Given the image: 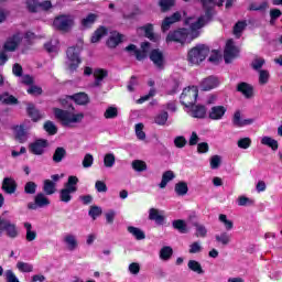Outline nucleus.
<instances>
[{
  "label": "nucleus",
  "instance_id": "f704fd0d",
  "mask_svg": "<svg viewBox=\"0 0 282 282\" xmlns=\"http://www.w3.org/2000/svg\"><path fill=\"white\" fill-rule=\"evenodd\" d=\"M261 144H263V147H269L272 151H276L279 149V141L271 137H262Z\"/></svg>",
  "mask_w": 282,
  "mask_h": 282
},
{
  "label": "nucleus",
  "instance_id": "0eeeda50",
  "mask_svg": "<svg viewBox=\"0 0 282 282\" xmlns=\"http://www.w3.org/2000/svg\"><path fill=\"white\" fill-rule=\"evenodd\" d=\"M198 90L196 86L185 88L181 95V102L187 109L193 107L194 102H197Z\"/></svg>",
  "mask_w": 282,
  "mask_h": 282
},
{
  "label": "nucleus",
  "instance_id": "8fccbe9b",
  "mask_svg": "<svg viewBox=\"0 0 282 282\" xmlns=\"http://www.w3.org/2000/svg\"><path fill=\"white\" fill-rule=\"evenodd\" d=\"M104 118H106V120H113V118H118V108L113 106L108 107L104 112Z\"/></svg>",
  "mask_w": 282,
  "mask_h": 282
},
{
  "label": "nucleus",
  "instance_id": "4be33fe9",
  "mask_svg": "<svg viewBox=\"0 0 282 282\" xmlns=\"http://www.w3.org/2000/svg\"><path fill=\"white\" fill-rule=\"evenodd\" d=\"M252 122H254V119H242L241 118V111H236L234 113V118H232V124L234 127H248V124H252Z\"/></svg>",
  "mask_w": 282,
  "mask_h": 282
},
{
  "label": "nucleus",
  "instance_id": "c756f323",
  "mask_svg": "<svg viewBox=\"0 0 282 282\" xmlns=\"http://www.w3.org/2000/svg\"><path fill=\"white\" fill-rule=\"evenodd\" d=\"M95 82L93 87H100L102 85V79L107 78V70L105 69H96L94 72Z\"/></svg>",
  "mask_w": 282,
  "mask_h": 282
},
{
  "label": "nucleus",
  "instance_id": "5fc2aeb1",
  "mask_svg": "<svg viewBox=\"0 0 282 282\" xmlns=\"http://www.w3.org/2000/svg\"><path fill=\"white\" fill-rule=\"evenodd\" d=\"M270 83V72L265 69L259 70V85H268Z\"/></svg>",
  "mask_w": 282,
  "mask_h": 282
},
{
  "label": "nucleus",
  "instance_id": "5701e85b",
  "mask_svg": "<svg viewBox=\"0 0 282 282\" xmlns=\"http://www.w3.org/2000/svg\"><path fill=\"white\" fill-rule=\"evenodd\" d=\"M187 112L192 118H206V107L204 106H194L193 104L192 106H189V110Z\"/></svg>",
  "mask_w": 282,
  "mask_h": 282
},
{
  "label": "nucleus",
  "instance_id": "3c124183",
  "mask_svg": "<svg viewBox=\"0 0 282 282\" xmlns=\"http://www.w3.org/2000/svg\"><path fill=\"white\" fill-rule=\"evenodd\" d=\"M44 131H46L48 135H56V133H58V128L53 121H46L44 123Z\"/></svg>",
  "mask_w": 282,
  "mask_h": 282
},
{
  "label": "nucleus",
  "instance_id": "4d7b16f0",
  "mask_svg": "<svg viewBox=\"0 0 282 282\" xmlns=\"http://www.w3.org/2000/svg\"><path fill=\"white\" fill-rule=\"evenodd\" d=\"M249 10L254 12H263V10H268V1H262L260 3H251Z\"/></svg>",
  "mask_w": 282,
  "mask_h": 282
},
{
  "label": "nucleus",
  "instance_id": "b1692460",
  "mask_svg": "<svg viewBox=\"0 0 282 282\" xmlns=\"http://www.w3.org/2000/svg\"><path fill=\"white\" fill-rule=\"evenodd\" d=\"M150 59L159 69H162L164 67V54L160 50H153L150 54Z\"/></svg>",
  "mask_w": 282,
  "mask_h": 282
},
{
  "label": "nucleus",
  "instance_id": "6e6552de",
  "mask_svg": "<svg viewBox=\"0 0 282 282\" xmlns=\"http://www.w3.org/2000/svg\"><path fill=\"white\" fill-rule=\"evenodd\" d=\"M2 230H4L9 239H17V237H19V227H17V224L6 218H0V237Z\"/></svg>",
  "mask_w": 282,
  "mask_h": 282
},
{
  "label": "nucleus",
  "instance_id": "aec40b11",
  "mask_svg": "<svg viewBox=\"0 0 282 282\" xmlns=\"http://www.w3.org/2000/svg\"><path fill=\"white\" fill-rule=\"evenodd\" d=\"M2 191L8 195H13L17 193V181L12 177H4L2 181Z\"/></svg>",
  "mask_w": 282,
  "mask_h": 282
},
{
  "label": "nucleus",
  "instance_id": "a878e982",
  "mask_svg": "<svg viewBox=\"0 0 282 282\" xmlns=\"http://www.w3.org/2000/svg\"><path fill=\"white\" fill-rule=\"evenodd\" d=\"M122 39H124V36L118 32H112L107 41V45L108 47H118V45H120V43H122Z\"/></svg>",
  "mask_w": 282,
  "mask_h": 282
},
{
  "label": "nucleus",
  "instance_id": "ea45409f",
  "mask_svg": "<svg viewBox=\"0 0 282 282\" xmlns=\"http://www.w3.org/2000/svg\"><path fill=\"white\" fill-rule=\"evenodd\" d=\"M128 232H130V235L132 237H134L138 241H142V239H145V235L144 231H142V229L138 228V227H128Z\"/></svg>",
  "mask_w": 282,
  "mask_h": 282
},
{
  "label": "nucleus",
  "instance_id": "bb28decb",
  "mask_svg": "<svg viewBox=\"0 0 282 282\" xmlns=\"http://www.w3.org/2000/svg\"><path fill=\"white\" fill-rule=\"evenodd\" d=\"M139 30L141 32H144L147 39H149L150 41H154V43H158V41H160V35L153 33V24H147Z\"/></svg>",
  "mask_w": 282,
  "mask_h": 282
},
{
  "label": "nucleus",
  "instance_id": "1a4fd4ad",
  "mask_svg": "<svg viewBox=\"0 0 282 282\" xmlns=\"http://www.w3.org/2000/svg\"><path fill=\"white\" fill-rule=\"evenodd\" d=\"M22 41H23V34L21 32H17L10 35L9 37H7L2 47L4 52H17Z\"/></svg>",
  "mask_w": 282,
  "mask_h": 282
},
{
  "label": "nucleus",
  "instance_id": "864d4df0",
  "mask_svg": "<svg viewBox=\"0 0 282 282\" xmlns=\"http://www.w3.org/2000/svg\"><path fill=\"white\" fill-rule=\"evenodd\" d=\"M132 169L138 173H142V171H147V162L142 160H134L132 161Z\"/></svg>",
  "mask_w": 282,
  "mask_h": 282
},
{
  "label": "nucleus",
  "instance_id": "a18cd8bd",
  "mask_svg": "<svg viewBox=\"0 0 282 282\" xmlns=\"http://www.w3.org/2000/svg\"><path fill=\"white\" fill-rule=\"evenodd\" d=\"M174 191L176 195L184 196L188 193V184L186 182H178L175 184Z\"/></svg>",
  "mask_w": 282,
  "mask_h": 282
},
{
  "label": "nucleus",
  "instance_id": "e2e57ef3",
  "mask_svg": "<svg viewBox=\"0 0 282 282\" xmlns=\"http://www.w3.org/2000/svg\"><path fill=\"white\" fill-rule=\"evenodd\" d=\"M44 47L48 54H56V52H58V42H48L44 45Z\"/></svg>",
  "mask_w": 282,
  "mask_h": 282
},
{
  "label": "nucleus",
  "instance_id": "79ce46f5",
  "mask_svg": "<svg viewBox=\"0 0 282 282\" xmlns=\"http://www.w3.org/2000/svg\"><path fill=\"white\" fill-rule=\"evenodd\" d=\"M43 191L45 195H54V193H56V183L50 180H45Z\"/></svg>",
  "mask_w": 282,
  "mask_h": 282
},
{
  "label": "nucleus",
  "instance_id": "f3484780",
  "mask_svg": "<svg viewBox=\"0 0 282 282\" xmlns=\"http://www.w3.org/2000/svg\"><path fill=\"white\" fill-rule=\"evenodd\" d=\"M7 85V87H10V83L6 82V77L0 73V87ZM0 102H3L4 105H17L19 102L18 99H15L14 96L9 95L8 93H4L0 95Z\"/></svg>",
  "mask_w": 282,
  "mask_h": 282
},
{
  "label": "nucleus",
  "instance_id": "e433bc0d",
  "mask_svg": "<svg viewBox=\"0 0 282 282\" xmlns=\"http://www.w3.org/2000/svg\"><path fill=\"white\" fill-rule=\"evenodd\" d=\"M154 122L159 127H164L166 126V122H169V112L166 111H161L154 117Z\"/></svg>",
  "mask_w": 282,
  "mask_h": 282
},
{
  "label": "nucleus",
  "instance_id": "6e6d98bb",
  "mask_svg": "<svg viewBox=\"0 0 282 282\" xmlns=\"http://www.w3.org/2000/svg\"><path fill=\"white\" fill-rule=\"evenodd\" d=\"M216 241L223 246H228L230 243V235L228 232H221L220 235L215 236Z\"/></svg>",
  "mask_w": 282,
  "mask_h": 282
},
{
  "label": "nucleus",
  "instance_id": "20e7f679",
  "mask_svg": "<svg viewBox=\"0 0 282 282\" xmlns=\"http://www.w3.org/2000/svg\"><path fill=\"white\" fill-rule=\"evenodd\" d=\"M208 54H210V48L204 44H198L188 52L187 59L192 65H199V63L206 61Z\"/></svg>",
  "mask_w": 282,
  "mask_h": 282
},
{
  "label": "nucleus",
  "instance_id": "69168bd1",
  "mask_svg": "<svg viewBox=\"0 0 282 282\" xmlns=\"http://www.w3.org/2000/svg\"><path fill=\"white\" fill-rule=\"evenodd\" d=\"M210 169L217 170L221 166V158L219 155H213L209 160Z\"/></svg>",
  "mask_w": 282,
  "mask_h": 282
},
{
  "label": "nucleus",
  "instance_id": "dca6fc26",
  "mask_svg": "<svg viewBox=\"0 0 282 282\" xmlns=\"http://www.w3.org/2000/svg\"><path fill=\"white\" fill-rule=\"evenodd\" d=\"M26 8L29 12H39V10H50L52 9V2L51 1H44L42 3H39L36 0H26Z\"/></svg>",
  "mask_w": 282,
  "mask_h": 282
},
{
  "label": "nucleus",
  "instance_id": "ddd939ff",
  "mask_svg": "<svg viewBox=\"0 0 282 282\" xmlns=\"http://www.w3.org/2000/svg\"><path fill=\"white\" fill-rule=\"evenodd\" d=\"M203 3V8L206 10L205 15H203L202 18H204V25H206V22L210 20V17H213V8L218 6L219 8H221V6H224V0H219L218 2H216L215 0H202Z\"/></svg>",
  "mask_w": 282,
  "mask_h": 282
},
{
  "label": "nucleus",
  "instance_id": "de8ad7c7",
  "mask_svg": "<svg viewBox=\"0 0 282 282\" xmlns=\"http://www.w3.org/2000/svg\"><path fill=\"white\" fill-rule=\"evenodd\" d=\"M107 34V28L105 26H100L99 29H97L95 31V33L91 36V43H98V41H100V39H102V36H105Z\"/></svg>",
  "mask_w": 282,
  "mask_h": 282
},
{
  "label": "nucleus",
  "instance_id": "473e14b6",
  "mask_svg": "<svg viewBox=\"0 0 282 282\" xmlns=\"http://www.w3.org/2000/svg\"><path fill=\"white\" fill-rule=\"evenodd\" d=\"M193 226L195 228V237L205 239V237L208 236V229L206 228V226L204 224L193 223Z\"/></svg>",
  "mask_w": 282,
  "mask_h": 282
},
{
  "label": "nucleus",
  "instance_id": "a19ab883",
  "mask_svg": "<svg viewBox=\"0 0 282 282\" xmlns=\"http://www.w3.org/2000/svg\"><path fill=\"white\" fill-rule=\"evenodd\" d=\"M172 226L173 228H175V230H178L181 235H186V232H188V227L186 226V221L182 219L174 220Z\"/></svg>",
  "mask_w": 282,
  "mask_h": 282
},
{
  "label": "nucleus",
  "instance_id": "58836bf2",
  "mask_svg": "<svg viewBox=\"0 0 282 282\" xmlns=\"http://www.w3.org/2000/svg\"><path fill=\"white\" fill-rule=\"evenodd\" d=\"M248 28V23L246 21H238L234 26V34L236 39H241V34L243 33V30Z\"/></svg>",
  "mask_w": 282,
  "mask_h": 282
},
{
  "label": "nucleus",
  "instance_id": "680f3d73",
  "mask_svg": "<svg viewBox=\"0 0 282 282\" xmlns=\"http://www.w3.org/2000/svg\"><path fill=\"white\" fill-rule=\"evenodd\" d=\"M263 65H265V59L262 57H256L251 63V67L256 69V72H261V67H263Z\"/></svg>",
  "mask_w": 282,
  "mask_h": 282
},
{
  "label": "nucleus",
  "instance_id": "338daca9",
  "mask_svg": "<svg viewBox=\"0 0 282 282\" xmlns=\"http://www.w3.org/2000/svg\"><path fill=\"white\" fill-rule=\"evenodd\" d=\"M84 169H91V166H94V155L91 154H86L84 156V160L82 162Z\"/></svg>",
  "mask_w": 282,
  "mask_h": 282
},
{
  "label": "nucleus",
  "instance_id": "f8f14e48",
  "mask_svg": "<svg viewBox=\"0 0 282 282\" xmlns=\"http://www.w3.org/2000/svg\"><path fill=\"white\" fill-rule=\"evenodd\" d=\"M47 147H50V142H47V140L37 139L29 145V151L33 153V155H43Z\"/></svg>",
  "mask_w": 282,
  "mask_h": 282
},
{
  "label": "nucleus",
  "instance_id": "49530a36",
  "mask_svg": "<svg viewBox=\"0 0 282 282\" xmlns=\"http://www.w3.org/2000/svg\"><path fill=\"white\" fill-rule=\"evenodd\" d=\"M173 257V248L165 246L160 250V259L162 261H169Z\"/></svg>",
  "mask_w": 282,
  "mask_h": 282
},
{
  "label": "nucleus",
  "instance_id": "4c0bfd02",
  "mask_svg": "<svg viewBox=\"0 0 282 282\" xmlns=\"http://www.w3.org/2000/svg\"><path fill=\"white\" fill-rule=\"evenodd\" d=\"M28 113L30 118H32L33 122H39V120L43 118V115L39 110H36V108H34V105L32 104L28 106Z\"/></svg>",
  "mask_w": 282,
  "mask_h": 282
},
{
  "label": "nucleus",
  "instance_id": "c9c22d12",
  "mask_svg": "<svg viewBox=\"0 0 282 282\" xmlns=\"http://www.w3.org/2000/svg\"><path fill=\"white\" fill-rule=\"evenodd\" d=\"M173 180H175V173H173V171L164 172L162 175V181L159 184L160 188H166L169 182H173Z\"/></svg>",
  "mask_w": 282,
  "mask_h": 282
},
{
  "label": "nucleus",
  "instance_id": "09e8293b",
  "mask_svg": "<svg viewBox=\"0 0 282 282\" xmlns=\"http://www.w3.org/2000/svg\"><path fill=\"white\" fill-rule=\"evenodd\" d=\"M115 164H116V155L113 153L105 154L104 166H106V169H113Z\"/></svg>",
  "mask_w": 282,
  "mask_h": 282
},
{
  "label": "nucleus",
  "instance_id": "4468645a",
  "mask_svg": "<svg viewBox=\"0 0 282 282\" xmlns=\"http://www.w3.org/2000/svg\"><path fill=\"white\" fill-rule=\"evenodd\" d=\"M149 50H151V44L149 42H143L141 44V51L135 50V45L130 44L126 47L127 52H134L137 56V61H143V58H147V54H149Z\"/></svg>",
  "mask_w": 282,
  "mask_h": 282
},
{
  "label": "nucleus",
  "instance_id": "052dcab7",
  "mask_svg": "<svg viewBox=\"0 0 282 282\" xmlns=\"http://www.w3.org/2000/svg\"><path fill=\"white\" fill-rule=\"evenodd\" d=\"M219 221L224 224L226 230H232L234 223L232 220H229L228 217L225 214L219 215Z\"/></svg>",
  "mask_w": 282,
  "mask_h": 282
},
{
  "label": "nucleus",
  "instance_id": "7ed1b4c3",
  "mask_svg": "<svg viewBox=\"0 0 282 282\" xmlns=\"http://www.w3.org/2000/svg\"><path fill=\"white\" fill-rule=\"evenodd\" d=\"M78 191V178L76 176H68L64 188L59 191V200L64 204L72 202V195Z\"/></svg>",
  "mask_w": 282,
  "mask_h": 282
},
{
  "label": "nucleus",
  "instance_id": "13d9d810",
  "mask_svg": "<svg viewBox=\"0 0 282 282\" xmlns=\"http://www.w3.org/2000/svg\"><path fill=\"white\" fill-rule=\"evenodd\" d=\"M17 268L20 272H33L34 267L28 262L19 261Z\"/></svg>",
  "mask_w": 282,
  "mask_h": 282
},
{
  "label": "nucleus",
  "instance_id": "9b49d317",
  "mask_svg": "<svg viewBox=\"0 0 282 282\" xmlns=\"http://www.w3.org/2000/svg\"><path fill=\"white\" fill-rule=\"evenodd\" d=\"M237 56H239V48L235 46L232 40H228L224 52L225 63H232V59L237 58Z\"/></svg>",
  "mask_w": 282,
  "mask_h": 282
},
{
  "label": "nucleus",
  "instance_id": "393cba45",
  "mask_svg": "<svg viewBox=\"0 0 282 282\" xmlns=\"http://www.w3.org/2000/svg\"><path fill=\"white\" fill-rule=\"evenodd\" d=\"M226 116V107L224 106H214L209 110L210 120H221Z\"/></svg>",
  "mask_w": 282,
  "mask_h": 282
},
{
  "label": "nucleus",
  "instance_id": "a211bd4d",
  "mask_svg": "<svg viewBox=\"0 0 282 282\" xmlns=\"http://www.w3.org/2000/svg\"><path fill=\"white\" fill-rule=\"evenodd\" d=\"M181 19L182 13L180 12H175L173 15L165 18L161 25L162 32H169V30H171V25H173V23H177Z\"/></svg>",
  "mask_w": 282,
  "mask_h": 282
},
{
  "label": "nucleus",
  "instance_id": "423d86ee",
  "mask_svg": "<svg viewBox=\"0 0 282 282\" xmlns=\"http://www.w3.org/2000/svg\"><path fill=\"white\" fill-rule=\"evenodd\" d=\"M53 26L59 32H69L70 28H74V17L67 14L57 15L53 21Z\"/></svg>",
  "mask_w": 282,
  "mask_h": 282
},
{
  "label": "nucleus",
  "instance_id": "6ab92c4d",
  "mask_svg": "<svg viewBox=\"0 0 282 282\" xmlns=\"http://www.w3.org/2000/svg\"><path fill=\"white\" fill-rule=\"evenodd\" d=\"M218 86H219V79L215 76H209L200 83V89L203 91H210V89H215V87H218Z\"/></svg>",
  "mask_w": 282,
  "mask_h": 282
},
{
  "label": "nucleus",
  "instance_id": "c03bdc74",
  "mask_svg": "<svg viewBox=\"0 0 282 282\" xmlns=\"http://www.w3.org/2000/svg\"><path fill=\"white\" fill-rule=\"evenodd\" d=\"M204 251V247L202 246V241H194L188 246L189 254H199Z\"/></svg>",
  "mask_w": 282,
  "mask_h": 282
},
{
  "label": "nucleus",
  "instance_id": "2f4dec72",
  "mask_svg": "<svg viewBox=\"0 0 282 282\" xmlns=\"http://www.w3.org/2000/svg\"><path fill=\"white\" fill-rule=\"evenodd\" d=\"M97 19H98V14L89 13L84 19H82V28H84V30L91 28V25L96 23Z\"/></svg>",
  "mask_w": 282,
  "mask_h": 282
},
{
  "label": "nucleus",
  "instance_id": "9d476101",
  "mask_svg": "<svg viewBox=\"0 0 282 282\" xmlns=\"http://www.w3.org/2000/svg\"><path fill=\"white\" fill-rule=\"evenodd\" d=\"M76 102V105H87L89 102V96L85 93H77L73 96H66L59 100L62 107H69V102Z\"/></svg>",
  "mask_w": 282,
  "mask_h": 282
},
{
  "label": "nucleus",
  "instance_id": "cd10ccee",
  "mask_svg": "<svg viewBox=\"0 0 282 282\" xmlns=\"http://www.w3.org/2000/svg\"><path fill=\"white\" fill-rule=\"evenodd\" d=\"M15 138L19 142H28L29 132L25 126H17L15 129Z\"/></svg>",
  "mask_w": 282,
  "mask_h": 282
},
{
  "label": "nucleus",
  "instance_id": "bf43d9fd",
  "mask_svg": "<svg viewBox=\"0 0 282 282\" xmlns=\"http://www.w3.org/2000/svg\"><path fill=\"white\" fill-rule=\"evenodd\" d=\"M135 135H137L138 140L147 139V133H144V124L143 123L135 124Z\"/></svg>",
  "mask_w": 282,
  "mask_h": 282
},
{
  "label": "nucleus",
  "instance_id": "0e129e2a",
  "mask_svg": "<svg viewBox=\"0 0 282 282\" xmlns=\"http://www.w3.org/2000/svg\"><path fill=\"white\" fill-rule=\"evenodd\" d=\"M238 148L239 149H250V147L252 145V139L250 138H242L240 140H238L237 142Z\"/></svg>",
  "mask_w": 282,
  "mask_h": 282
},
{
  "label": "nucleus",
  "instance_id": "2eb2a0df",
  "mask_svg": "<svg viewBox=\"0 0 282 282\" xmlns=\"http://www.w3.org/2000/svg\"><path fill=\"white\" fill-rule=\"evenodd\" d=\"M45 206H50V198L45 196L43 193H39L34 197V203H29V210H36V208H45Z\"/></svg>",
  "mask_w": 282,
  "mask_h": 282
},
{
  "label": "nucleus",
  "instance_id": "f03ea898",
  "mask_svg": "<svg viewBox=\"0 0 282 282\" xmlns=\"http://www.w3.org/2000/svg\"><path fill=\"white\" fill-rule=\"evenodd\" d=\"M56 120L61 121L62 127L74 129L85 120V113L78 112L72 108L70 110H63L61 108L53 109Z\"/></svg>",
  "mask_w": 282,
  "mask_h": 282
},
{
  "label": "nucleus",
  "instance_id": "603ef678",
  "mask_svg": "<svg viewBox=\"0 0 282 282\" xmlns=\"http://www.w3.org/2000/svg\"><path fill=\"white\" fill-rule=\"evenodd\" d=\"M24 228L26 230V241H34L36 239V231L32 229V224L24 223Z\"/></svg>",
  "mask_w": 282,
  "mask_h": 282
},
{
  "label": "nucleus",
  "instance_id": "39448f33",
  "mask_svg": "<svg viewBox=\"0 0 282 282\" xmlns=\"http://www.w3.org/2000/svg\"><path fill=\"white\" fill-rule=\"evenodd\" d=\"M67 56V65L70 72L78 69L80 65V47L79 46H72L68 47L66 51Z\"/></svg>",
  "mask_w": 282,
  "mask_h": 282
},
{
  "label": "nucleus",
  "instance_id": "f257e3e1",
  "mask_svg": "<svg viewBox=\"0 0 282 282\" xmlns=\"http://www.w3.org/2000/svg\"><path fill=\"white\" fill-rule=\"evenodd\" d=\"M205 20L204 18L192 17L185 20V25L189 28L187 29H180L177 31L170 32L166 37V43H191L193 39H197L199 36V30L204 26Z\"/></svg>",
  "mask_w": 282,
  "mask_h": 282
},
{
  "label": "nucleus",
  "instance_id": "7c9ffc66",
  "mask_svg": "<svg viewBox=\"0 0 282 282\" xmlns=\"http://www.w3.org/2000/svg\"><path fill=\"white\" fill-rule=\"evenodd\" d=\"M67 150H65V148L63 147H58L53 153V162H55V164H59V162H63V160H65Z\"/></svg>",
  "mask_w": 282,
  "mask_h": 282
},
{
  "label": "nucleus",
  "instance_id": "c85d7f7f",
  "mask_svg": "<svg viewBox=\"0 0 282 282\" xmlns=\"http://www.w3.org/2000/svg\"><path fill=\"white\" fill-rule=\"evenodd\" d=\"M149 219H151V221H155L159 225L164 224V215L162 212L155 209V208H151L149 212Z\"/></svg>",
  "mask_w": 282,
  "mask_h": 282
},
{
  "label": "nucleus",
  "instance_id": "412c9836",
  "mask_svg": "<svg viewBox=\"0 0 282 282\" xmlns=\"http://www.w3.org/2000/svg\"><path fill=\"white\" fill-rule=\"evenodd\" d=\"M237 91L242 94L245 98H252L254 96V87L246 82L238 84Z\"/></svg>",
  "mask_w": 282,
  "mask_h": 282
},
{
  "label": "nucleus",
  "instance_id": "72a5a7b5",
  "mask_svg": "<svg viewBox=\"0 0 282 282\" xmlns=\"http://www.w3.org/2000/svg\"><path fill=\"white\" fill-rule=\"evenodd\" d=\"M64 243H66L68 250H76L78 248V240L76 236L68 234L64 237Z\"/></svg>",
  "mask_w": 282,
  "mask_h": 282
},
{
  "label": "nucleus",
  "instance_id": "37998d69",
  "mask_svg": "<svg viewBox=\"0 0 282 282\" xmlns=\"http://www.w3.org/2000/svg\"><path fill=\"white\" fill-rule=\"evenodd\" d=\"M187 267L192 272H196V274H204V269L202 268V263L197 260H189Z\"/></svg>",
  "mask_w": 282,
  "mask_h": 282
},
{
  "label": "nucleus",
  "instance_id": "774afa93",
  "mask_svg": "<svg viewBox=\"0 0 282 282\" xmlns=\"http://www.w3.org/2000/svg\"><path fill=\"white\" fill-rule=\"evenodd\" d=\"M4 276L7 282H20L19 278H17V275L14 274V272H12V270H7L4 273Z\"/></svg>",
  "mask_w": 282,
  "mask_h": 282
}]
</instances>
